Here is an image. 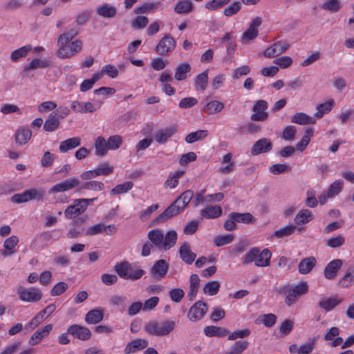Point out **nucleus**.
Wrapping results in <instances>:
<instances>
[{"instance_id": "1", "label": "nucleus", "mask_w": 354, "mask_h": 354, "mask_svg": "<svg viewBox=\"0 0 354 354\" xmlns=\"http://www.w3.org/2000/svg\"><path fill=\"white\" fill-rule=\"evenodd\" d=\"M150 243L159 250L165 251L174 247L177 240V233L174 230L168 231L165 234L162 230L155 228L149 231L147 234Z\"/></svg>"}, {"instance_id": "2", "label": "nucleus", "mask_w": 354, "mask_h": 354, "mask_svg": "<svg viewBox=\"0 0 354 354\" xmlns=\"http://www.w3.org/2000/svg\"><path fill=\"white\" fill-rule=\"evenodd\" d=\"M176 326V321L166 319L162 322L158 320H151L145 325V331L153 336L165 337L168 336L175 329Z\"/></svg>"}, {"instance_id": "3", "label": "nucleus", "mask_w": 354, "mask_h": 354, "mask_svg": "<svg viewBox=\"0 0 354 354\" xmlns=\"http://www.w3.org/2000/svg\"><path fill=\"white\" fill-rule=\"evenodd\" d=\"M308 291V285L307 282L302 281L292 287L288 286H284L280 289V293L286 294L285 304L288 306H290L294 304L299 298L306 294Z\"/></svg>"}, {"instance_id": "4", "label": "nucleus", "mask_w": 354, "mask_h": 354, "mask_svg": "<svg viewBox=\"0 0 354 354\" xmlns=\"http://www.w3.org/2000/svg\"><path fill=\"white\" fill-rule=\"evenodd\" d=\"M117 274L124 279L138 280L145 274V270L138 269L131 273L132 267L128 261H122L118 263L114 268Z\"/></svg>"}, {"instance_id": "5", "label": "nucleus", "mask_w": 354, "mask_h": 354, "mask_svg": "<svg viewBox=\"0 0 354 354\" xmlns=\"http://www.w3.org/2000/svg\"><path fill=\"white\" fill-rule=\"evenodd\" d=\"M17 294L19 295V298L21 301L26 302H37L42 298L41 291L35 287H31L27 289L23 286H19L17 288Z\"/></svg>"}, {"instance_id": "6", "label": "nucleus", "mask_w": 354, "mask_h": 354, "mask_svg": "<svg viewBox=\"0 0 354 354\" xmlns=\"http://www.w3.org/2000/svg\"><path fill=\"white\" fill-rule=\"evenodd\" d=\"M183 211L179 204L174 201L169 205L160 214L154 218L152 221L153 225H158L163 223L175 216L178 215Z\"/></svg>"}, {"instance_id": "7", "label": "nucleus", "mask_w": 354, "mask_h": 354, "mask_svg": "<svg viewBox=\"0 0 354 354\" xmlns=\"http://www.w3.org/2000/svg\"><path fill=\"white\" fill-rule=\"evenodd\" d=\"M176 45V42L174 38L167 34L159 41L155 48V51L160 56H166L175 49Z\"/></svg>"}, {"instance_id": "8", "label": "nucleus", "mask_w": 354, "mask_h": 354, "mask_svg": "<svg viewBox=\"0 0 354 354\" xmlns=\"http://www.w3.org/2000/svg\"><path fill=\"white\" fill-rule=\"evenodd\" d=\"M80 185L81 182L78 178L76 176H72L53 186L49 190V194L64 192L74 188L78 189V187H80Z\"/></svg>"}, {"instance_id": "9", "label": "nucleus", "mask_w": 354, "mask_h": 354, "mask_svg": "<svg viewBox=\"0 0 354 354\" xmlns=\"http://www.w3.org/2000/svg\"><path fill=\"white\" fill-rule=\"evenodd\" d=\"M207 312V304L202 301H198L189 308L187 318L190 322H198L205 316Z\"/></svg>"}, {"instance_id": "10", "label": "nucleus", "mask_w": 354, "mask_h": 354, "mask_svg": "<svg viewBox=\"0 0 354 354\" xmlns=\"http://www.w3.org/2000/svg\"><path fill=\"white\" fill-rule=\"evenodd\" d=\"M82 48V41L76 39L67 44L65 47L58 49L57 55L62 59L70 58L77 53L80 52Z\"/></svg>"}, {"instance_id": "11", "label": "nucleus", "mask_w": 354, "mask_h": 354, "mask_svg": "<svg viewBox=\"0 0 354 354\" xmlns=\"http://www.w3.org/2000/svg\"><path fill=\"white\" fill-rule=\"evenodd\" d=\"M262 19L260 17H254L250 22L248 28L243 34L241 39L243 42L250 41L258 36V28L261 25Z\"/></svg>"}, {"instance_id": "12", "label": "nucleus", "mask_w": 354, "mask_h": 354, "mask_svg": "<svg viewBox=\"0 0 354 354\" xmlns=\"http://www.w3.org/2000/svg\"><path fill=\"white\" fill-rule=\"evenodd\" d=\"M272 149V143L268 138H261L257 140L251 149V154L257 156L261 153H266L270 151Z\"/></svg>"}, {"instance_id": "13", "label": "nucleus", "mask_w": 354, "mask_h": 354, "mask_svg": "<svg viewBox=\"0 0 354 354\" xmlns=\"http://www.w3.org/2000/svg\"><path fill=\"white\" fill-rule=\"evenodd\" d=\"M169 264L164 259H160L155 262L151 269V274L156 279H163L167 273Z\"/></svg>"}, {"instance_id": "14", "label": "nucleus", "mask_w": 354, "mask_h": 354, "mask_svg": "<svg viewBox=\"0 0 354 354\" xmlns=\"http://www.w3.org/2000/svg\"><path fill=\"white\" fill-rule=\"evenodd\" d=\"M289 47V44L283 41H277L267 48L264 51V55L267 57H274L285 52Z\"/></svg>"}, {"instance_id": "15", "label": "nucleus", "mask_w": 354, "mask_h": 354, "mask_svg": "<svg viewBox=\"0 0 354 354\" xmlns=\"http://www.w3.org/2000/svg\"><path fill=\"white\" fill-rule=\"evenodd\" d=\"M68 332L74 337L83 341L88 339L91 336V332L88 328L77 324L71 325Z\"/></svg>"}, {"instance_id": "16", "label": "nucleus", "mask_w": 354, "mask_h": 354, "mask_svg": "<svg viewBox=\"0 0 354 354\" xmlns=\"http://www.w3.org/2000/svg\"><path fill=\"white\" fill-rule=\"evenodd\" d=\"M53 329L52 324H47L45 326L39 328L30 337L28 344L35 346L39 344L44 337H47Z\"/></svg>"}, {"instance_id": "17", "label": "nucleus", "mask_w": 354, "mask_h": 354, "mask_svg": "<svg viewBox=\"0 0 354 354\" xmlns=\"http://www.w3.org/2000/svg\"><path fill=\"white\" fill-rule=\"evenodd\" d=\"M177 131V127L172 126L157 131L154 136L155 140L158 144H164Z\"/></svg>"}, {"instance_id": "18", "label": "nucleus", "mask_w": 354, "mask_h": 354, "mask_svg": "<svg viewBox=\"0 0 354 354\" xmlns=\"http://www.w3.org/2000/svg\"><path fill=\"white\" fill-rule=\"evenodd\" d=\"M342 265L341 259H335L328 263L324 269V277L328 279H335Z\"/></svg>"}, {"instance_id": "19", "label": "nucleus", "mask_w": 354, "mask_h": 354, "mask_svg": "<svg viewBox=\"0 0 354 354\" xmlns=\"http://www.w3.org/2000/svg\"><path fill=\"white\" fill-rule=\"evenodd\" d=\"M148 342L146 339L136 338L131 341L125 347L124 353L126 354L133 353L137 351L142 350L147 348Z\"/></svg>"}, {"instance_id": "20", "label": "nucleus", "mask_w": 354, "mask_h": 354, "mask_svg": "<svg viewBox=\"0 0 354 354\" xmlns=\"http://www.w3.org/2000/svg\"><path fill=\"white\" fill-rule=\"evenodd\" d=\"M316 263V259L313 257L303 259L298 265L299 272L302 274L309 273L315 266Z\"/></svg>"}, {"instance_id": "21", "label": "nucleus", "mask_w": 354, "mask_h": 354, "mask_svg": "<svg viewBox=\"0 0 354 354\" xmlns=\"http://www.w3.org/2000/svg\"><path fill=\"white\" fill-rule=\"evenodd\" d=\"M179 254L182 260L187 264H192L194 261L196 257V254L191 251L188 243H184L180 246Z\"/></svg>"}, {"instance_id": "22", "label": "nucleus", "mask_w": 354, "mask_h": 354, "mask_svg": "<svg viewBox=\"0 0 354 354\" xmlns=\"http://www.w3.org/2000/svg\"><path fill=\"white\" fill-rule=\"evenodd\" d=\"M222 208L218 205L209 206L201 210V215L207 219L218 218L222 215Z\"/></svg>"}, {"instance_id": "23", "label": "nucleus", "mask_w": 354, "mask_h": 354, "mask_svg": "<svg viewBox=\"0 0 354 354\" xmlns=\"http://www.w3.org/2000/svg\"><path fill=\"white\" fill-rule=\"evenodd\" d=\"M84 211L85 209L82 207L80 199H76L74 201V205H71L66 209L64 214L67 218H73L80 215Z\"/></svg>"}, {"instance_id": "24", "label": "nucleus", "mask_w": 354, "mask_h": 354, "mask_svg": "<svg viewBox=\"0 0 354 354\" xmlns=\"http://www.w3.org/2000/svg\"><path fill=\"white\" fill-rule=\"evenodd\" d=\"M18 243L19 239L17 236L13 235L6 239L3 243V247L6 250L1 252V254L4 257L13 254L15 252L14 248Z\"/></svg>"}, {"instance_id": "25", "label": "nucleus", "mask_w": 354, "mask_h": 354, "mask_svg": "<svg viewBox=\"0 0 354 354\" xmlns=\"http://www.w3.org/2000/svg\"><path fill=\"white\" fill-rule=\"evenodd\" d=\"M60 124V120L57 114L52 113L48 115V119L44 123V130L48 132H53L57 129Z\"/></svg>"}, {"instance_id": "26", "label": "nucleus", "mask_w": 354, "mask_h": 354, "mask_svg": "<svg viewBox=\"0 0 354 354\" xmlns=\"http://www.w3.org/2000/svg\"><path fill=\"white\" fill-rule=\"evenodd\" d=\"M81 145V139L80 137H73L66 139L60 142L59 149L61 152L65 153L68 150L75 149Z\"/></svg>"}, {"instance_id": "27", "label": "nucleus", "mask_w": 354, "mask_h": 354, "mask_svg": "<svg viewBox=\"0 0 354 354\" xmlns=\"http://www.w3.org/2000/svg\"><path fill=\"white\" fill-rule=\"evenodd\" d=\"M200 279L198 274H192L189 277V290L187 293V297L190 301H193L198 292L199 288Z\"/></svg>"}, {"instance_id": "28", "label": "nucleus", "mask_w": 354, "mask_h": 354, "mask_svg": "<svg viewBox=\"0 0 354 354\" xmlns=\"http://www.w3.org/2000/svg\"><path fill=\"white\" fill-rule=\"evenodd\" d=\"M272 256L271 252L268 249H264L260 251L255 260V266L258 267H266L270 265V260Z\"/></svg>"}, {"instance_id": "29", "label": "nucleus", "mask_w": 354, "mask_h": 354, "mask_svg": "<svg viewBox=\"0 0 354 354\" xmlns=\"http://www.w3.org/2000/svg\"><path fill=\"white\" fill-rule=\"evenodd\" d=\"M228 330L216 326H208L204 328V333L207 337H224L228 333Z\"/></svg>"}, {"instance_id": "30", "label": "nucleus", "mask_w": 354, "mask_h": 354, "mask_svg": "<svg viewBox=\"0 0 354 354\" xmlns=\"http://www.w3.org/2000/svg\"><path fill=\"white\" fill-rule=\"evenodd\" d=\"M191 65L188 62H183L177 66L175 70L174 78L183 81L187 78V74L191 71Z\"/></svg>"}, {"instance_id": "31", "label": "nucleus", "mask_w": 354, "mask_h": 354, "mask_svg": "<svg viewBox=\"0 0 354 354\" xmlns=\"http://www.w3.org/2000/svg\"><path fill=\"white\" fill-rule=\"evenodd\" d=\"M94 147L95 155L100 157L104 156L109 150L107 141L102 136H98L95 139Z\"/></svg>"}, {"instance_id": "32", "label": "nucleus", "mask_w": 354, "mask_h": 354, "mask_svg": "<svg viewBox=\"0 0 354 354\" xmlns=\"http://www.w3.org/2000/svg\"><path fill=\"white\" fill-rule=\"evenodd\" d=\"M314 218L312 212L308 209H301L294 218V221L297 225H302L307 223Z\"/></svg>"}, {"instance_id": "33", "label": "nucleus", "mask_w": 354, "mask_h": 354, "mask_svg": "<svg viewBox=\"0 0 354 354\" xmlns=\"http://www.w3.org/2000/svg\"><path fill=\"white\" fill-rule=\"evenodd\" d=\"M194 10V5L189 0H180L174 7V11L178 14H188Z\"/></svg>"}, {"instance_id": "34", "label": "nucleus", "mask_w": 354, "mask_h": 354, "mask_svg": "<svg viewBox=\"0 0 354 354\" xmlns=\"http://www.w3.org/2000/svg\"><path fill=\"white\" fill-rule=\"evenodd\" d=\"M71 108L73 111L80 113H93L95 111L91 102H80L78 101L73 102Z\"/></svg>"}, {"instance_id": "35", "label": "nucleus", "mask_w": 354, "mask_h": 354, "mask_svg": "<svg viewBox=\"0 0 354 354\" xmlns=\"http://www.w3.org/2000/svg\"><path fill=\"white\" fill-rule=\"evenodd\" d=\"M291 122L300 125L315 124L316 120L315 118L308 115L307 114L299 112L292 115Z\"/></svg>"}, {"instance_id": "36", "label": "nucleus", "mask_w": 354, "mask_h": 354, "mask_svg": "<svg viewBox=\"0 0 354 354\" xmlns=\"http://www.w3.org/2000/svg\"><path fill=\"white\" fill-rule=\"evenodd\" d=\"M234 217V220H236V223H242L245 224H254L257 221V218L250 212L239 213L232 212Z\"/></svg>"}, {"instance_id": "37", "label": "nucleus", "mask_w": 354, "mask_h": 354, "mask_svg": "<svg viewBox=\"0 0 354 354\" xmlns=\"http://www.w3.org/2000/svg\"><path fill=\"white\" fill-rule=\"evenodd\" d=\"M31 136L32 132L29 129H20L15 133V142L19 145H25Z\"/></svg>"}, {"instance_id": "38", "label": "nucleus", "mask_w": 354, "mask_h": 354, "mask_svg": "<svg viewBox=\"0 0 354 354\" xmlns=\"http://www.w3.org/2000/svg\"><path fill=\"white\" fill-rule=\"evenodd\" d=\"M103 315V312L101 310H91L86 314L85 321L89 324H95L102 320Z\"/></svg>"}, {"instance_id": "39", "label": "nucleus", "mask_w": 354, "mask_h": 354, "mask_svg": "<svg viewBox=\"0 0 354 354\" xmlns=\"http://www.w3.org/2000/svg\"><path fill=\"white\" fill-rule=\"evenodd\" d=\"M223 107L224 104L223 102L217 100H212L205 105L204 111L208 115H212L220 112Z\"/></svg>"}, {"instance_id": "40", "label": "nucleus", "mask_w": 354, "mask_h": 354, "mask_svg": "<svg viewBox=\"0 0 354 354\" xmlns=\"http://www.w3.org/2000/svg\"><path fill=\"white\" fill-rule=\"evenodd\" d=\"M208 82V70L204 71L203 73L198 74L195 79L194 84L197 91H204Z\"/></svg>"}, {"instance_id": "41", "label": "nucleus", "mask_w": 354, "mask_h": 354, "mask_svg": "<svg viewBox=\"0 0 354 354\" xmlns=\"http://www.w3.org/2000/svg\"><path fill=\"white\" fill-rule=\"evenodd\" d=\"M335 105L333 100H329L328 101L320 104L317 106V111L315 113V116L317 118H322L324 114L328 113L331 111Z\"/></svg>"}, {"instance_id": "42", "label": "nucleus", "mask_w": 354, "mask_h": 354, "mask_svg": "<svg viewBox=\"0 0 354 354\" xmlns=\"http://www.w3.org/2000/svg\"><path fill=\"white\" fill-rule=\"evenodd\" d=\"M160 5H161V2L160 1L145 3H144L142 6L136 7L134 9V12L136 14H140V13L146 14V13H149L151 11L156 10Z\"/></svg>"}, {"instance_id": "43", "label": "nucleus", "mask_w": 354, "mask_h": 354, "mask_svg": "<svg viewBox=\"0 0 354 354\" xmlns=\"http://www.w3.org/2000/svg\"><path fill=\"white\" fill-rule=\"evenodd\" d=\"M194 196V192L191 189H187L183 192L175 201L179 204L183 210L190 203Z\"/></svg>"}, {"instance_id": "44", "label": "nucleus", "mask_w": 354, "mask_h": 354, "mask_svg": "<svg viewBox=\"0 0 354 354\" xmlns=\"http://www.w3.org/2000/svg\"><path fill=\"white\" fill-rule=\"evenodd\" d=\"M301 231L304 227H297L295 225H290L281 227L274 232V236L277 238H283L291 235L295 230Z\"/></svg>"}, {"instance_id": "45", "label": "nucleus", "mask_w": 354, "mask_h": 354, "mask_svg": "<svg viewBox=\"0 0 354 354\" xmlns=\"http://www.w3.org/2000/svg\"><path fill=\"white\" fill-rule=\"evenodd\" d=\"M104 185L103 183L97 180H90L81 183L80 186L78 187V191L82 189H87L92 191H101L104 189Z\"/></svg>"}, {"instance_id": "46", "label": "nucleus", "mask_w": 354, "mask_h": 354, "mask_svg": "<svg viewBox=\"0 0 354 354\" xmlns=\"http://www.w3.org/2000/svg\"><path fill=\"white\" fill-rule=\"evenodd\" d=\"M208 135V131L207 130H198L195 132H192L185 138L186 142L189 144L194 143L198 140H201L205 139Z\"/></svg>"}, {"instance_id": "47", "label": "nucleus", "mask_w": 354, "mask_h": 354, "mask_svg": "<svg viewBox=\"0 0 354 354\" xmlns=\"http://www.w3.org/2000/svg\"><path fill=\"white\" fill-rule=\"evenodd\" d=\"M97 12L103 17L111 18L115 16L116 9L115 7L108 4H104L97 8Z\"/></svg>"}, {"instance_id": "48", "label": "nucleus", "mask_w": 354, "mask_h": 354, "mask_svg": "<svg viewBox=\"0 0 354 354\" xmlns=\"http://www.w3.org/2000/svg\"><path fill=\"white\" fill-rule=\"evenodd\" d=\"M313 131L311 128L306 130L305 135L301 140L297 143L296 148L298 151H303L310 142V137L313 136Z\"/></svg>"}, {"instance_id": "49", "label": "nucleus", "mask_w": 354, "mask_h": 354, "mask_svg": "<svg viewBox=\"0 0 354 354\" xmlns=\"http://www.w3.org/2000/svg\"><path fill=\"white\" fill-rule=\"evenodd\" d=\"M317 338V337H314L309 339L304 344H301L299 346L298 354H310L314 349Z\"/></svg>"}, {"instance_id": "50", "label": "nucleus", "mask_w": 354, "mask_h": 354, "mask_svg": "<svg viewBox=\"0 0 354 354\" xmlns=\"http://www.w3.org/2000/svg\"><path fill=\"white\" fill-rule=\"evenodd\" d=\"M221 284L218 281H209L203 287V292L206 295L213 296L217 294Z\"/></svg>"}, {"instance_id": "51", "label": "nucleus", "mask_w": 354, "mask_h": 354, "mask_svg": "<svg viewBox=\"0 0 354 354\" xmlns=\"http://www.w3.org/2000/svg\"><path fill=\"white\" fill-rule=\"evenodd\" d=\"M248 346L247 341H236L225 354H241Z\"/></svg>"}, {"instance_id": "52", "label": "nucleus", "mask_w": 354, "mask_h": 354, "mask_svg": "<svg viewBox=\"0 0 354 354\" xmlns=\"http://www.w3.org/2000/svg\"><path fill=\"white\" fill-rule=\"evenodd\" d=\"M341 302V300L335 297L322 299L319 302V306L327 311L331 310Z\"/></svg>"}, {"instance_id": "53", "label": "nucleus", "mask_w": 354, "mask_h": 354, "mask_svg": "<svg viewBox=\"0 0 354 354\" xmlns=\"http://www.w3.org/2000/svg\"><path fill=\"white\" fill-rule=\"evenodd\" d=\"M133 186V183L131 181H126L122 184L116 185L114 188L111 190V194H124L131 189Z\"/></svg>"}, {"instance_id": "54", "label": "nucleus", "mask_w": 354, "mask_h": 354, "mask_svg": "<svg viewBox=\"0 0 354 354\" xmlns=\"http://www.w3.org/2000/svg\"><path fill=\"white\" fill-rule=\"evenodd\" d=\"M354 283V268L348 271L339 281L338 286L342 288H346Z\"/></svg>"}, {"instance_id": "55", "label": "nucleus", "mask_w": 354, "mask_h": 354, "mask_svg": "<svg viewBox=\"0 0 354 354\" xmlns=\"http://www.w3.org/2000/svg\"><path fill=\"white\" fill-rule=\"evenodd\" d=\"M122 142L123 138L121 136H111L107 140L108 147L109 148V150H116L120 148Z\"/></svg>"}, {"instance_id": "56", "label": "nucleus", "mask_w": 354, "mask_h": 354, "mask_svg": "<svg viewBox=\"0 0 354 354\" xmlns=\"http://www.w3.org/2000/svg\"><path fill=\"white\" fill-rule=\"evenodd\" d=\"M31 50L30 45H26L23 47H21L17 50L12 51L10 55V58L12 61H17L21 57H24L26 56L28 53Z\"/></svg>"}, {"instance_id": "57", "label": "nucleus", "mask_w": 354, "mask_h": 354, "mask_svg": "<svg viewBox=\"0 0 354 354\" xmlns=\"http://www.w3.org/2000/svg\"><path fill=\"white\" fill-rule=\"evenodd\" d=\"M28 198V201L32 200L41 201L44 198L45 192L41 189H30L25 190Z\"/></svg>"}, {"instance_id": "58", "label": "nucleus", "mask_w": 354, "mask_h": 354, "mask_svg": "<svg viewBox=\"0 0 354 354\" xmlns=\"http://www.w3.org/2000/svg\"><path fill=\"white\" fill-rule=\"evenodd\" d=\"M233 239L232 234L220 235L214 237V243L216 247H221L230 243Z\"/></svg>"}, {"instance_id": "59", "label": "nucleus", "mask_w": 354, "mask_h": 354, "mask_svg": "<svg viewBox=\"0 0 354 354\" xmlns=\"http://www.w3.org/2000/svg\"><path fill=\"white\" fill-rule=\"evenodd\" d=\"M294 327V322L291 319L284 320L279 329V332L281 336L284 337L290 333Z\"/></svg>"}, {"instance_id": "60", "label": "nucleus", "mask_w": 354, "mask_h": 354, "mask_svg": "<svg viewBox=\"0 0 354 354\" xmlns=\"http://www.w3.org/2000/svg\"><path fill=\"white\" fill-rule=\"evenodd\" d=\"M259 254L258 248H252L244 257H242V263L244 265H247L252 262L255 263V260L257 258Z\"/></svg>"}, {"instance_id": "61", "label": "nucleus", "mask_w": 354, "mask_h": 354, "mask_svg": "<svg viewBox=\"0 0 354 354\" xmlns=\"http://www.w3.org/2000/svg\"><path fill=\"white\" fill-rule=\"evenodd\" d=\"M343 185V181L342 180H337L333 183L328 190L327 192V197L332 198L334 196L338 194L342 189Z\"/></svg>"}, {"instance_id": "62", "label": "nucleus", "mask_w": 354, "mask_h": 354, "mask_svg": "<svg viewBox=\"0 0 354 354\" xmlns=\"http://www.w3.org/2000/svg\"><path fill=\"white\" fill-rule=\"evenodd\" d=\"M231 0H212L205 4L206 9L215 10L227 4Z\"/></svg>"}, {"instance_id": "63", "label": "nucleus", "mask_w": 354, "mask_h": 354, "mask_svg": "<svg viewBox=\"0 0 354 354\" xmlns=\"http://www.w3.org/2000/svg\"><path fill=\"white\" fill-rule=\"evenodd\" d=\"M241 9V3L240 1H234L230 6L225 8L223 14L226 17H231L236 15Z\"/></svg>"}, {"instance_id": "64", "label": "nucleus", "mask_w": 354, "mask_h": 354, "mask_svg": "<svg viewBox=\"0 0 354 354\" xmlns=\"http://www.w3.org/2000/svg\"><path fill=\"white\" fill-rule=\"evenodd\" d=\"M68 288V285L64 281L56 283L50 290V295L53 297L59 296L64 293Z\"/></svg>"}]
</instances>
